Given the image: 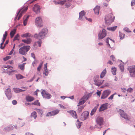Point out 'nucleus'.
I'll return each instance as SVG.
<instances>
[{
  "label": "nucleus",
  "mask_w": 135,
  "mask_h": 135,
  "mask_svg": "<svg viewBox=\"0 0 135 135\" xmlns=\"http://www.w3.org/2000/svg\"><path fill=\"white\" fill-rule=\"evenodd\" d=\"M30 48V47L29 46H24L19 49V52L21 55H25Z\"/></svg>",
  "instance_id": "obj_1"
},
{
  "label": "nucleus",
  "mask_w": 135,
  "mask_h": 135,
  "mask_svg": "<svg viewBox=\"0 0 135 135\" xmlns=\"http://www.w3.org/2000/svg\"><path fill=\"white\" fill-rule=\"evenodd\" d=\"M47 33V30L45 29H42L41 31L40 32L38 35L35 34L34 35V37L36 38H37L40 39L44 38L45 35Z\"/></svg>",
  "instance_id": "obj_2"
},
{
  "label": "nucleus",
  "mask_w": 135,
  "mask_h": 135,
  "mask_svg": "<svg viewBox=\"0 0 135 135\" xmlns=\"http://www.w3.org/2000/svg\"><path fill=\"white\" fill-rule=\"evenodd\" d=\"M4 68L7 69L5 71V72L9 75H12L14 73L17 72V71L13 70V67L10 65L5 66H4Z\"/></svg>",
  "instance_id": "obj_3"
},
{
  "label": "nucleus",
  "mask_w": 135,
  "mask_h": 135,
  "mask_svg": "<svg viewBox=\"0 0 135 135\" xmlns=\"http://www.w3.org/2000/svg\"><path fill=\"white\" fill-rule=\"evenodd\" d=\"M114 17L113 14L111 13H110L105 17V22L109 24L111 23L114 21Z\"/></svg>",
  "instance_id": "obj_4"
},
{
  "label": "nucleus",
  "mask_w": 135,
  "mask_h": 135,
  "mask_svg": "<svg viewBox=\"0 0 135 135\" xmlns=\"http://www.w3.org/2000/svg\"><path fill=\"white\" fill-rule=\"evenodd\" d=\"M99 76L98 75H96L94 77L93 79L94 84L97 86H99L102 84L104 80H99Z\"/></svg>",
  "instance_id": "obj_5"
},
{
  "label": "nucleus",
  "mask_w": 135,
  "mask_h": 135,
  "mask_svg": "<svg viewBox=\"0 0 135 135\" xmlns=\"http://www.w3.org/2000/svg\"><path fill=\"white\" fill-rule=\"evenodd\" d=\"M128 70L130 73V76L133 77H135V65L129 67Z\"/></svg>",
  "instance_id": "obj_6"
},
{
  "label": "nucleus",
  "mask_w": 135,
  "mask_h": 135,
  "mask_svg": "<svg viewBox=\"0 0 135 135\" xmlns=\"http://www.w3.org/2000/svg\"><path fill=\"white\" fill-rule=\"evenodd\" d=\"M28 9V7H24L22 8L17 13V16L19 15L18 16V20H19L20 18L22 16V15L26 12Z\"/></svg>",
  "instance_id": "obj_7"
},
{
  "label": "nucleus",
  "mask_w": 135,
  "mask_h": 135,
  "mask_svg": "<svg viewBox=\"0 0 135 135\" xmlns=\"http://www.w3.org/2000/svg\"><path fill=\"white\" fill-rule=\"evenodd\" d=\"M35 25L38 27H42L43 26L42 21L41 18L39 17H37L35 21Z\"/></svg>",
  "instance_id": "obj_8"
},
{
  "label": "nucleus",
  "mask_w": 135,
  "mask_h": 135,
  "mask_svg": "<svg viewBox=\"0 0 135 135\" xmlns=\"http://www.w3.org/2000/svg\"><path fill=\"white\" fill-rule=\"evenodd\" d=\"M107 35L105 30L103 29L101 31H100L98 34V38L100 40L103 39Z\"/></svg>",
  "instance_id": "obj_9"
},
{
  "label": "nucleus",
  "mask_w": 135,
  "mask_h": 135,
  "mask_svg": "<svg viewBox=\"0 0 135 135\" xmlns=\"http://www.w3.org/2000/svg\"><path fill=\"white\" fill-rule=\"evenodd\" d=\"M110 93L111 91L109 90H106L104 91L103 93L101 98V99H105L107 98Z\"/></svg>",
  "instance_id": "obj_10"
},
{
  "label": "nucleus",
  "mask_w": 135,
  "mask_h": 135,
  "mask_svg": "<svg viewBox=\"0 0 135 135\" xmlns=\"http://www.w3.org/2000/svg\"><path fill=\"white\" fill-rule=\"evenodd\" d=\"M89 115V112L87 111H85L82 114L81 116V119L82 120H84L88 118Z\"/></svg>",
  "instance_id": "obj_11"
},
{
  "label": "nucleus",
  "mask_w": 135,
  "mask_h": 135,
  "mask_svg": "<svg viewBox=\"0 0 135 135\" xmlns=\"http://www.w3.org/2000/svg\"><path fill=\"white\" fill-rule=\"evenodd\" d=\"M118 112L122 118L126 119H128V115L126 114L124 112L123 110L120 109L118 111Z\"/></svg>",
  "instance_id": "obj_12"
},
{
  "label": "nucleus",
  "mask_w": 135,
  "mask_h": 135,
  "mask_svg": "<svg viewBox=\"0 0 135 135\" xmlns=\"http://www.w3.org/2000/svg\"><path fill=\"white\" fill-rule=\"evenodd\" d=\"M59 110L56 109L52 111L49 112L46 114L47 116H50L52 115H54L57 114L59 112Z\"/></svg>",
  "instance_id": "obj_13"
},
{
  "label": "nucleus",
  "mask_w": 135,
  "mask_h": 135,
  "mask_svg": "<svg viewBox=\"0 0 135 135\" xmlns=\"http://www.w3.org/2000/svg\"><path fill=\"white\" fill-rule=\"evenodd\" d=\"M5 94L8 99H10L12 97L11 89L10 88L7 89L5 91Z\"/></svg>",
  "instance_id": "obj_14"
},
{
  "label": "nucleus",
  "mask_w": 135,
  "mask_h": 135,
  "mask_svg": "<svg viewBox=\"0 0 135 135\" xmlns=\"http://www.w3.org/2000/svg\"><path fill=\"white\" fill-rule=\"evenodd\" d=\"M40 6L37 4H36L34 6L33 10L36 13H38L40 12Z\"/></svg>",
  "instance_id": "obj_15"
},
{
  "label": "nucleus",
  "mask_w": 135,
  "mask_h": 135,
  "mask_svg": "<svg viewBox=\"0 0 135 135\" xmlns=\"http://www.w3.org/2000/svg\"><path fill=\"white\" fill-rule=\"evenodd\" d=\"M41 94L43 97L49 99L51 97V95L46 93L44 90L42 91Z\"/></svg>",
  "instance_id": "obj_16"
},
{
  "label": "nucleus",
  "mask_w": 135,
  "mask_h": 135,
  "mask_svg": "<svg viewBox=\"0 0 135 135\" xmlns=\"http://www.w3.org/2000/svg\"><path fill=\"white\" fill-rule=\"evenodd\" d=\"M79 19L80 20H84V16L85 15V12L84 11H81L79 13Z\"/></svg>",
  "instance_id": "obj_17"
},
{
  "label": "nucleus",
  "mask_w": 135,
  "mask_h": 135,
  "mask_svg": "<svg viewBox=\"0 0 135 135\" xmlns=\"http://www.w3.org/2000/svg\"><path fill=\"white\" fill-rule=\"evenodd\" d=\"M96 121L97 124L101 126L103 124V119L101 117H98L97 118Z\"/></svg>",
  "instance_id": "obj_18"
},
{
  "label": "nucleus",
  "mask_w": 135,
  "mask_h": 135,
  "mask_svg": "<svg viewBox=\"0 0 135 135\" xmlns=\"http://www.w3.org/2000/svg\"><path fill=\"white\" fill-rule=\"evenodd\" d=\"M107 103H106L102 104L100 107L99 109V111L100 112L104 111L107 109Z\"/></svg>",
  "instance_id": "obj_19"
},
{
  "label": "nucleus",
  "mask_w": 135,
  "mask_h": 135,
  "mask_svg": "<svg viewBox=\"0 0 135 135\" xmlns=\"http://www.w3.org/2000/svg\"><path fill=\"white\" fill-rule=\"evenodd\" d=\"M68 112L74 118H77V115L76 114V112L75 111L71 110L69 111H68Z\"/></svg>",
  "instance_id": "obj_20"
},
{
  "label": "nucleus",
  "mask_w": 135,
  "mask_h": 135,
  "mask_svg": "<svg viewBox=\"0 0 135 135\" xmlns=\"http://www.w3.org/2000/svg\"><path fill=\"white\" fill-rule=\"evenodd\" d=\"M14 128L16 129L17 128V127L14 126V127H13L12 125H11L8 127H6L4 129L6 131H10L13 129Z\"/></svg>",
  "instance_id": "obj_21"
},
{
  "label": "nucleus",
  "mask_w": 135,
  "mask_h": 135,
  "mask_svg": "<svg viewBox=\"0 0 135 135\" xmlns=\"http://www.w3.org/2000/svg\"><path fill=\"white\" fill-rule=\"evenodd\" d=\"M26 99L27 101L29 102H31L34 100L35 99L32 97L28 95L26 97Z\"/></svg>",
  "instance_id": "obj_22"
},
{
  "label": "nucleus",
  "mask_w": 135,
  "mask_h": 135,
  "mask_svg": "<svg viewBox=\"0 0 135 135\" xmlns=\"http://www.w3.org/2000/svg\"><path fill=\"white\" fill-rule=\"evenodd\" d=\"M29 16H27L26 15H25L24 16L25 18H24V20L23 21V23L25 26L26 25L27 23L28 20L29 18Z\"/></svg>",
  "instance_id": "obj_23"
},
{
  "label": "nucleus",
  "mask_w": 135,
  "mask_h": 135,
  "mask_svg": "<svg viewBox=\"0 0 135 135\" xmlns=\"http://www.w3.org/2000/svg\"><path fill=\"white\" fill-rule=\"evenodd\" d=\"M100 7L99 6H97L94 9L95 13L96 14L98 15L99 13Z\"/></svg>",
  "instance_id": "obj_24"
},
{
  "label": "nucleus",
  "mask_w": 135,
  "mask_h": 135,
  "mask_svg": "<svg viewBox=\"0 0 135 135\" xmlns=\"http://www.w3.org/2000/svg\"><path fill=\"white\" fill-rule=\"evenodd\" d=\"M14 91L16 93H18L21 92L23 91H25V90H22L17 88H13Z\"/></svg>",
  "instance_id": "obj_25"
},
{
  "label": "nucleus",
  "mask_w": 135,
  "mask_h": 135,
  "mask_svg": "<svg viewBox=\"0 0 135 135\" xmlns=\"http://www.w3.org/2000/svg\"><path fill=\"white\" fill-rule=\"evenodd\" d=\"M22 41L27 44H29L31 43V39L30 38H28L26 40H22Z\"/></svg>",
  "instance_id": "obj_26"
},
{
  "label": "nucleus",
  "mask_w": 135,
  "mask_h": 135,
  "mask_svg": "<svg viewBox=\"0 0 135 135\" xmlns=\"http://www.w3.org/2000/svg\"><path fill=\"white\" fill-rule=\"evenodd\" d=\"M107 73V71L106 69H105L101 73L100 75V78H102L104 77Z\"/></svg>",
  "instance_id": "obj_27"
},
{
  "label": "nucleus",
  "mask_w": 135,
  "mask_h": 135,
  "mask_svg": "<svg viewBox=\"0 0 135 135\" xmlns=\"http://www.w3.org/2000/svg\"><path fill=\"white\" fill-rule=\"evenodd\" d=\"M21 36L22 37H30L31 36V35L28 33H27L21 35Z\"/></svg>",
  "instance_id": "obj_28"
},
{
  "label": "nucleus",
  "mask_w": 135,
  "mask_h": 135,
  "mask_svg": "<svg viewBox=\"0 0 135 135\" xmlns=\"http://www.w3.org/2000/svg\"><path fill=\"white\" fill-rule=\"evenodd\" d=\"M16 76L17 79L18 80L24 78V77L20 74H16Z\"/></svg>",
  "instance_id": "obj_29"
},
{
  "label": "nucleus",
  "mask_w": 135,
  "mask_h": 135,
  "mask_svg": "<svg viewBox=\"0 0 135 135\" xmlns=\"http://www.w3.org/2000/svg\"><path fill=\"white\" fill-rule=\"evenodd\" d=\"M117 69L115 67H113L111 69V72L114 75H115L116 74Z\"/></svg>",
  "instance_id": "obj_30"
},
{
  "label": "nucleus",
  "mask_w": 135,
  "mask_h": 135,
  "mask_svg": "<svg viewBox=\"0 0 135 135\" xmlns=\"http://www.w3.org/2000/svg\"><path fill=\"white\" fill-rule=\"evenodd\" d=\"M16 29H14L10 33V35L11 38H12L14 36L16 32Z\"/></svg>",
  "instance_id": "obj_31"
},
{
  "label": "nucleus",
  "mask_w": 135,
  "mask_h": 135,
  "mask_svg": "<svg viewBox=\"0 0 135 135\" xmlns=\"http://www.w3.org/2000/svg\"><path fill=\"white\" fill-rule=\"evenodd\" d=\"M117 27V26H115L112 27H110L107 28L108 30L109 31H114L116 29Z\"/></svg>",
  "instance_id": "obj_32"
},
{
  "label": "nucleus",
  "mask_w": 135,
  "mask_h": 135,
  "mask_svg": "<svg viewBox=\"0 0 135 135\" xmlns=\"http://www.w3.org/2000/svg\"><path fill=\"white\" fill-rule=\"evenodd\" d=\"M109 40H110V42H114V41L112 40V39L109 38H107L106 40V42L107 43V44L109 45V47H110V45L109 43Z\"/></svg>",
  "instance_id": "obj_33"
},
{
  "label": "nucleus",
  "mask_w": 135,
  "mask_h": 135,
  "mask_svg": "<svg viewBox=\"0 0 135 135\" xmlns=\"http://www.w3.org/2000/svg\"><path fill=\"white\" fill-rule=\"evenodd\" d=\"M97 108V107H95L92 110L90 113V115H93L95 113L96 111Z\"/></svg>",
  "instance_id": "obj_34"
},
{
  "label": "nucleus",
  "mask_w": 135,
  "mask_h": 135,
  "mask_svg": "<svg viewBox=\"0 0 135 135\" xmlns=\"http://www.w3.org/2000/svg\"><path fill=\"white\" fill-rule=\"evenodd\" d=\"M31 117H33L35 119H36L37 117L36 113V112H34L31 113Z\"/></svg>",
  "instance_id": "obj_35"
},
{
  "label": "nucleus",
  "mask_w": 135,
  "mask_h": 135,
  "mask_svg": "<svg viewBox=\"0 0 135 135\" xmlns=\"http://www.w3.org/2000/svg\"><path fill=\"white\" fill-rule=\"evenodd\" d=\"M119 34L120 39H121L122 40L123 39L124 36L125 34L124 33H123L120 32H119Z\"/></svg>",
  "instance_id": "obj_36"
},
{
  "label": "nucleus",
  "mask_w": 135,
  "mask_h": 135,
  "mask_svg": "<svg viewBox=\"0 0 135 135\" xmlns=\"http://www.w3.org/2000/svg\"><path fill=\"white\" fill-rule=\"evenodd\" d=\"M32 104L35 105H37L39 106H40V103L38 102V100H36L33 103H32Z\"/></svg>",
  "instance_id": "obj_37"
},
{
  "label": "nucleus",
  "mask_w": 135,
  "mask_h": 135,
  "mask_svg": "<svg viewBox=\"0 0 135 135\" xmlns=\"http://www.w3.org/2000/svg\"><path fill=\"white\" fill-rule=\"evenodd\" d=\"M18 68L21 70H23L25 69V66L24 64H20L18 65Z\"/></svg>",
  "instance_id": "obj_38"
},
{
  "label": "nucleus",
  "mask_w": 135,
  "mask_h": 135,
  "mask_svg": "<svg viewBox=\"0 0 135 135\" xmlns=\"http://www.w3.org/2000/svg\"><path fill=\"white\" fill-rule=\"evenodd\" d=\"M49 74V71L47 69H44V70L43 72V74H44L45 76H47Z\"/></svg>",
  "instance_id": "obj_39"
},
{
  "label": "nucleus",
  "mask_w": 135,
  "mask_h": 135,
  "mask_svg": "<svg viewBox=\"0 0 135 135\" xmlns=\"http://www.w3.org/2000/svg\"><path fill=\"white\" fill-rule=\"evenodd\" d=\"M88 95H85L84 96H83V97L81 99L83 100H84L85 101H85L88 99L89 98V97L88 96Z\"/></svg>",
  "instance_id": "obj_40"
},
{
  "label": "nucleus",
  "mask_w": 135,
  "mask_h": 135,
  "mask_svg": "<svg viewBox=\"0 0 135 135\" xmlns=\"http://www.w3.org/2000/svg\"><path fill=\"white\" fill-rule=\"evenodd\" d=\"M43 62L41 63L40 64L39 66H38V67L37 68V70L39 71H40V70L41 69L42 67V64H43Z\"/></svg>",
  "instance_id": "obj_41"
},
{
  "label": "nucleus",
  "mask_w": 135,
  "mask_h": 135,
  "mask_svg": "<svg viewBox=\"0 0 135 135\" xmlns=\"http://www.w3.org/2000/svg\"><path fill=\"white\" fill-rule=\"evenodd\" d=\"M68 0H66L65 1H61L58 2V3L60 4L61 5L64 4L66 2H67ZM71 0H70V1H71Z\"/></svg>",
  "instance_id": "obj_42"
},
{
  "label": "nucleus",
  "mask_w": 135,
  "mask_h": 135,
  "mask_svg": "<svg viewBox=\"0 0 135 135\" xmlns=\"http://www.w3.org/2000/svg\"><path fill=\"white\" fill-rule=\"evenodd\" d=\"M85 102V101L84 100H83L81 99L79 101V103L78 104V106L79 105H82L84 104Z\"/></svg>",
  "instance_id": "obj_43"
},
{
  "label": "nucleus",
  "mask_w": 135,
  "mask_h": 135,
  "mask_svg": "<svg viewBox=\"0 0 135 135\" xmlns=\"http://www.w3.org/2000/svg\"><path fill=\"white\" fill-rule=\"evenodd\" d=\"M7 32L6 31L5 32V33L3 35V38L2 40L3 41H5V39L6 38V37L7 36Z\"/></svg>",
  "instance_id": "obj_44"
},
{
  "label": "nucleus",
  "mask_w": 135,
  "mask_h": 135,
  "mask_svg": "<svg viewBox=\"0 0 135 135\" xmlns=\"http://www.w3.org/2000/svg\"><path fill=\"white\" fill-rule=\"evenodd\" d=\"M77 127L78 128H79L81 126V123L79 121V120L78 119L77 120Z\"/></svg>",
  "instance_id": "obj_45"
},
{
  "label": "nucleus",
  "mask_w": 135,
  "mask_h": 135,
  "mask_svg": "<svg viewBox=\"0 0 135 135\" xmlns=\"http://www.w3.org/2000/svg\"><path fill=\"white\" fill-rule=\"evenodd\" d=\"M84 105L80 106L78 109V112H81L82 110L84 108Z\"/></svg>",
  "instance_id": "obj_46"
},
{
  "label": "nucleus",
  "mask_w": 135,
  "mask_h": 135,
  "mask_svg": "<svg viewBox=\"0 0 135 135\" xmlns=\"http://www.w3.org/2000/svg\"><path fill=\"white\" fill-rule=\"evenodd\" d=\"M69 1V0H68L67 2H65V6L67 7H69L71 5V3L70 2H68Z\"/></svg>",
  "instance_id": "obj_47"
},
{
  "label": "nucleus",
  "mask_w": 135,
  "mask_h": 135,
  "mask_svg": "<svg viewBox=\"0 0 135 135\" xmlns=\"http://www.w3.org/2000/svg\"><path fill=\"white\" fill-rule=\"evenodd\" d=\"M11 58V57L9 56H7L6 57L3 58V60L4 61H6L9 59Z\"/></svg>",
  "instance_id": "obj_48"
},
{
  "label": "nucleus",
  "mask_w": 135,
  "mask_h": 135,
  "mask_svg": "<svg viewBox=\"0 0 135 135\" xmlns=\"http://www.w3.org/2000/svg\"><path fill=\"white\" fill-rule=\"evenodd\" d=\"M19 36V35L18 34H17L15 36V37L14 38V39H13V41H15L16 40H18L19 39L18 38V37Z\"/></svg>",
  "instance_id": "obj_49"
},
{
  "label": "nucleus",
  "mask_w": 135,
  "mask_h": 135,
  "mask_svg": "<svg viewBox=\"0 0 135 135\" xmlns=\"http://www.w3.org/2000/svg\"><path fill=\"white\" fill-rule=\"evenodd\" d=\"M120 69L122 71H123L124 70V66L122 64H120L119 65Z\"/></svg>",
  "instance_id": "obj_50"
},
{
  "label": "nucleus",
  "mask_w": 135,
  "mask_h": 135,
  "mask_svg": "<svg viewBox=\"0 0 135 135\" xmlns=\"http://www.w3.org/2000/svg\"><path fill=\"white\" fill-rule=\"evenodd\" d=\"M110 59H111L112 60H113V61H115V58L113 55H112L110 56Z\"/></svg>",
  "instance_id": "obj_51"
},
{
  "label": "nucleus",
  "mask_w": 135,
  "mask_h": 135,
  "mask_svg": "<svg viewBox=\"0 0 135 135\" xmlns=\"http://www.w3.org/2000/svg\"><path fill=\"white\" fill-rule=\"evenodd\" d=\"M115 94H113L111 95L108 98L109 99L112 100L113 99L114 97V95Z\"/></svg>",
  "instance_id": "obj_52"
},
{
  "label": "nucleus",
  "mask_w": 135,
  "mask_h": 135,
  "mask_svg": "<svg viewBox=\"0 0 135 135\" xmlns=\"http://www.w3.org/2000/svg\"><path fill=\"white\" fill-rule=\"evenodd\" d=\"M4 41L3 40H2V42L1 44L0 48L2 49H3L4 48V47H3L2 46V45L4 44Z\"/></svg>",
  "instance_id": "obj_53"
},
{
  "label": "nucleus",
  "mask_w": 135,
  "mask_h": 135,
  "mask_svg": "<svg viewBox=\"0 0 135 135\" xmlns=\"http://www.w3.org/2000/svg\"><path fill=\"white\" fill-rule=\"evenodd\" d=\"M12 103L13 105H16L17 103V101L15 100H13L12 102Z\"/></svg>",
  "instance_id": "obj_54"
},
{
  "label": "nucleus",
  "mask_w": 135,
  "mask_h": 135,
  "mask_svg": "<svg viewBox=\"0 0 135 135\" xmlns=\"http://www.w3.org/2000/svg\"><path fill=\"white\" fill-rule=\"evenodd\" d=\"M37 43L38 44L39 47H40L41 46V41L40 40L38 41Z\"/></svg>",
  "instance_id": "obj_55"
},
{
  "label": "nucleus",
  "mask_w": 135,
  "mask_h": 135,
  "mask_svg": "<svg viewBox=\"0 0 135 135\" xmlns=\"http://www.w3.org/2000/svg\"><path fill=\"white\" fill-rule=\"evenodd\" d=\"M124 29L125 31L127 32H131L130 30L127 28H125Z\"/></svg>",
  "instance_id": "obj_56"
},
{
  "label": "nucleus",
  "mask_w": 135,
  "mask_h": 135,
  "mask_svg": "<svg viewBox=\"0 0 135 135\" xmlns=\"http://www.w3.org/2000/svg\"><path fill=\"white\" fill-rule=\"evenodd\" d=\"M133 91V89L131 88H129L127 90V91L130 92H131Z\"/></svg>",
  "instance_id": "obj_57"
},
{
  "label": "nucleus",
  "mask_w": 135,
  "mask_h": 135,
  "mask_svg": "<svg viewBox=\"0 0 135 135\" xmlns=\"http://www.w3.org/2000/svg\"><path fill=\"white\" fill-rule=\"evenodd\" d=\"M59 106L61 107V108L62 109H66V107H65L63 106L62 104H59Z\"/></svg>",
  "instance_id": "obj_58"
},
{
  "label": "nucleus",
  "mask_w": 135,
  "mask_h": 135,
  "mask_svg": "<svg viewBox=\"0 0 135 135\" xmlns=\"http://www.w3.org/2000/svg\"><path fill=\"white\" fill-rule=\"evenodd\" d=\"M131 5L132 6H134L135 5L134 1H132L131 2Z\"/></svg>",
  "instance_id": "obj_59"
},
{
  "label": "nucleus",
  "mask_w": 135,
  "mask_h": 135,
  "mask_svg": "<svg viewBox=\"0 0 135 135\" xmlns=\"http://www.w3.org/2000/svg\"><path fill=\"white\" fill-rule=\"evenodd\" d=\"M85 18V19L86 20H88V21L89 22H91L92 21V19L91 18H87L86 17H84Z\"/></svg>",
  "instance_id": "obj_60"
},
{
  "label": "nucleus",
  "mask_w": 135,
  "mask_h": 135,
  "mask_svg": "<svg viewBox=\"0 0 135 135\" xmlns=\"http://www.w3.org/2000/svg\"><path fill=\"white\" fill-rule=\"evenodd\" d=\"M31 56L34 59L35 58V56L34 54L33 53H32L31 54Z\"/></svg>",
  "instance_id": "obj_61"
},
{
  "label": "nucleus",
  "mask_w": 135,
  "mask_h": 135,
  "mask_svg": "<svg viewBox=\"0 0 135 135\" xmlns=\"http://www.w3.org/2000/svg\"><path fill=\"white\" fill-rule=\"evenodd\" d=\"M14 51V50L13 49H12V50L10 52L8 55H12V53H13Z\"/></svg>",
  "instance_id": "obj_62"
},
{
  "label": "nucleus",
  "mask_w": 135,
  "mask_h": 135,
  "mask_svg": "<svg viewBox=\"0 0 135 135\" xmlns=\"http://www.w3.org/2000/svg\"><path fill=\"white\" fill-rule=\"evenodd\" d=\"M97 94L99 96H100V95L101 94V92L100 91H98L97 92Z\"/></svg>",
  "instance_id": "obj_63"
},
{
  "label": "nucleus",
  "mask_w": 135,
  "mask_h": 135,
  "mask_svg": "<svg viewBox=\"0 0 135 135\" xmlns=\"http://www.w3.org/2000/svg\"><path fill=\"white\" fill-rule=\"evenodd\" d=\"M32 134L30 133L27 132L25 134V135H32Z\"/></svg>",
  "instance_id": "obj_64"
}]
</instances>
